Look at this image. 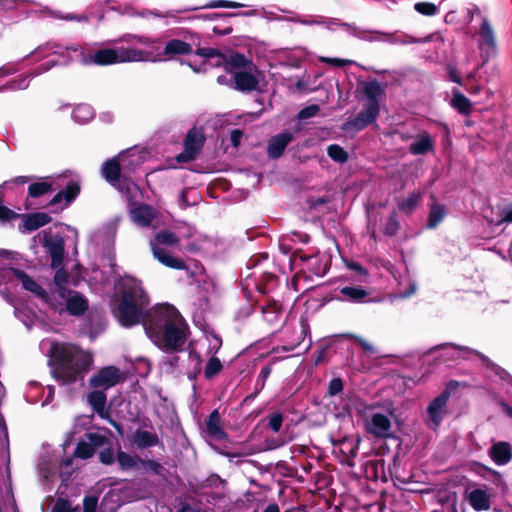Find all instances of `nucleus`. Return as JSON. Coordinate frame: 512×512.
I'll list each match as a JSON object with an SVG mask.
<instances>
[{"instance_id": "obj_1", "label": "nucleus", "mask_w": 512, "mask_h": 512, "mask_svg": "<svg viewBox=\"0 0 512 512\" xmlns=\"http://www.w3.org/2000/svg\"><path fill=\"white\" fill-rule=\"evenodd\" d=\"M144 328L149 339L167 353L183 351L190 335L187 321L168 303L159 304L148 313Z\"/></svg>"}, {"instance_id": "obj_2", "label": "nucleus", "mask_w": 512, "mask_h": 512, "mask_svg": "<svg viewBox=\"0 0 512 512\" xmlns=\"http://www.w3.org/2000/svg\"><path fill=\"white\" fill-rule=\"evenodd\" d=\"M93 364L92 354L69 342H53L48 365L54 380L67 385L83 379Z\"/></svg>"}, {"instance_id": "obj_3", "label": "nucleus", "mask_w": 512, "mask_h": 512, "mask_svg": "<svg viewBox=\"0 0 512 512\" xmlns=\"http://www.w3.org/2000/svg\"><path fill=\"white\" fill-rule=\"evenodd\" d=\"M115 286L120 295L113 310L117 321L125 328L133 327L142 321L145 323L148 318L145 310L149 304V297L141 280L125 275L115 280Z\"/></svg>"}, {"instance_id": "obj_4", "label": "nucleus", "mask_w": 512, "mask_h": 512, "mask_svg": "<svg viewBox=\"0 0 512 512\" xmlns=\"http://www.w3.org/2000/svg\"><path fill=\"white\" fill-rule=\"evenodd\" d=\"M82 65L107 66L126 62L149 61L150 53L134 47H106L81 51Z\"/></svg>"}, {"instance_id": "obj_5", "label": "nucleus", "mask_w": 512, "mask_h": 512, "mask_svg": "<svg viewBox=\"0 0 512 512\" xmlns=\"http://www.w3.org/2000/svg\"><path fill=\"white\" fill-rule=\"evenodd\" d=\"M363 93L366 96V103L361 112L348 121L344 128H353L355 131H362L372 125L381 108L379 107V99L385 96V90L382 84L377 80H371L362 83Z\"/></svg>"}, {"instance_id": "obj_6", "label": "nucleus", "mask_w": 512, "mask_h": 512, "mask_svg": "<svg viewBox=\"0 0 512 512\" xmlns=\"http://www.w3.org/2000/svg\"><path fill=\"white\" fill-rule=\"evenodd\" d=\"M199 48H201L199 34L187 32L182 39L174 38L167 41L159 56L176 60L179 56L194 54V51Z\"/></svg>"}, {"instance_id": "obj_7", "label": "nucleus", "mask_w": 512, "mask_h": 512, "mask_svg": "<svg viewBox=\"0 0 512 512\" xmlns=\"http://www.w3.org/2000/svg\"><path fill=\"white\" fill-rule=\"evenodd\" d=\"M466 382H460L458 380H450L446 384V388L441 391L434 399H432L428 405L427 412L429 419L433 423L434 427H439L443 415L444 409L447 407V403L450 399L451 392L457 391L459 388H466Z\"/></svg>"}, {"instance_id": "obj_8", "label": "nucleus", "mask_w": 512, "mask_h": 512, "mask_svg": "<svg viewBox=\"0 0 512 512\" xmlns=\"http://www.w3.org/2000/svg\"><path fill=\"white\" fill-rule=\"evenodd\" d=\"M126 169V153L121 152L117 156L103 162L101 173L107 183L121 193H129V187L121 183L122 172Z\"/></svg>"}, {"instance_id": "obj_9", "label": "nucleus", "mask_w": 512, "mask_h": 512, "mask_svg": "<svg viewBox=\"0 0 512 512\" xmlns=\"http://www.w3.org/2000/svg\"><path fill=\"white\" fill-rule=\"evenodd\" d=\"M126 380L125 373L116 366H105L92 375L89 385L93 389L106 391Z\"/></svg>"}, {"instance_id": "obj_10", "label": "nucleus", "mask_w": 512, "mask_h": 512, "mask_svg": "<svg viewBox=\"0 0 512 512\" xmlns=\"http://www.w3.org/2000/svg\"><path fill=\"white\" fill-rule=\"evenodd\" d=\"M205 142V135L201 129L192 127L183 140V152L176 156L178 163H190L197 159Z\"/></svg>"}, {"instance_id": "obj_11", "label": "nucleus", "mask_w": 512, "mask_h": 512, "mask_svg": "<svg viewBox=\"0 0 512 512\" xmlns=\"http://www.w3.org/2000/svg\"><path fill=\"white\" fill-rule=\"evenodd\" d=\"M86 440H80L73 451V457L76 459H91L95 450L105 447L109 443V438L96 432L85 433Z\"/></svg>"}, {"instance_id": "obj_12", "label": "nucleus", "mask_w": 512, "mask_h": 512, "mask_svg": "<svg viewBox=\"0 0 512 512\" xmlns=\"http://www.w3.org/2000/svg\"><path fill=\"white\" fill-rule=\"evenodd\" d=\"M299 259L302 263H307L308 270L318 277L327 274L331 267V259L325 254H314L307 256L301 250H297L291 255V261L296 262Z\"/></svg>"}, {"instance_id": "obj_13", "label": "nucleus", "mask_w": 512, "mask_h": 512, "mask_svg": "<svg viewBox=\"0 0 512 512\" xmlns=\"http://www.w3.org/2000/svg\"><path fill=\"white\" fill-rule=\"evenodd\" d=\"M479 35L481 39L479 44L482 58L481 65H486L489 59L493 58L497 53L494 30L487 19H483L480 25Z\"/></svg>"}, {"instance_id": "obj_14", "label": "nucleus", "mask_w": 512, "mask_h": 512, "mask_svg": "<svg viewBox=\"0 0 512 512\" xmlns=\"http://www.w3.org/2000/svg\"><path fill=\"white\" fill-rule=\"evenodd\" d=\"M81 193V185L78 181H70L64 186V188L55 193L50 202H48V206L56 207L63 203L61 207L53 210L52 212L58 213L63 211L64 208L70 206L76 197Z\"/></svg>"}, {"instance_id": "obj_15", "label": "nucleus", "mask_w": 512, "mask_h": 512, "mask_svg": "<svg viewBox=\"0 0 512 512\" xmlns=\"http://www.w3.org/2000/svg\"><path fill=\"white\" fill-rule=\"evenodd\" d=\"M464 496L475 511H487L491 509L492 494L488 492L485 486L483 488H474L471 491L466 490Z\"/></svg>"}, {"instance_id": "obj_16", "label": "nucleus", "mask_w": 512, "mask_h": 512, "mask_svg": "<svg viewBox=\"0 0 512 512\" xmlns=\"http://www.w3.org/2000/svg\"><path fill=\"white\" fill-rule=\"evenodd\" d=\"M51 257V268H57L63 265L64 259V240L59 235L47 236L42 242Z\"/></svg>"}, {"instance_id": "obj_17", "label": "nucleus", "mask_w": 512, "mask_h": 512, "mask_svg": "<svg viewBox=\"0 0 512 512\" xmlns=\"http://www.w3.org/2000/svg\"><path fill=\"white\" fill-rule=\"evenodd\" d=\"M292 140L293 134L289 131H284L270 137L267 144L268 157L270 159H278Z\"/></svg>"}, {"instance_id": "obj_18", "label": "nucleus", "mask_w": 512, "mask_h": 512, "mask_svg": "<svg viewBox=\"0 0 512 512\" xmlns=\"http://www.w3.org/2000/svg\"><path fill=\"white\" fill-rule=\"evenodd\" d=\"M152 255L158 260L159 263L165 265L168 268L175 270H187V264L179 259L171 255L170 252H167L163 248L159 247L156 243L150 242Z\"/></svg>"}, {"instance_id": "obj_19", "label": "nucleus", "mask_w": 512, "mask_h": 512, "mask_svg": "<svg viewBox=\"0 0 512 512\" xmlns=\"http://www.w3.org/2000/svg\"><path fill=\"white\" fill-rule=\"evenodd\" d=\"M391 423L389 418L382 413H375L370 424H368L367 432L371 433L375 438L385 439L390 436Z\"/></svg>"}, {"instance_id": "obj_20", "label": "nucleus", "mask_w": 512, "mask_h": 512, "mask_svg": "<svg viewBox=\"0 0 512 512\" xmlns=\"http://www.w3.org/2000/svg\"><path fill=\"white\" fill-rule=\"evenodd\" d=\"M14 275L16 279L20 281L24 290L31 292L39 299H48L47 290L42 288V286L30 277L25 270L16 269L14 270Z\"/></svg>"}, {"instance_id": "obj_21", "label": "nucleus", "mask_w": 512, "mask_h": 512, "mask_svg": "<svg viewBox=\"0 0 512 512\" xmlns=\"http://www.w3.org/2000/svg\"><path fill=\"white\" fill-rule=\"evenodd\" d=\"M89 300L79 291H72L66 301V311L74 317H81L89 310Z\"/></svg>"}, {"instance_id": "obj_22", "label": "nucleus", "mask_w": 512, "mask_h": 512, "mask_svg": "<svg viewBox=\"0 0 512 512\" xmlns=\"http://www.w3.org/2000/svg\"><path fill=\"white\" fill-rule=\"evenodd\" d=\"M488 456L500 466L506 465L512 459V446L510 443L500 441L488 449Z\"/></svg>"}, {"instance_id": "obj_23", "label": "nucleus", "mask_w": 512, "mask_h": 512, "mask_svg": "<svg viewBox=\"0 0 512 512\" xmlns=\"http://www.w3.org/2000/svg\"><path fill=\"white\" fill-rule=\"evenodd\" d=\"M132 444L137 449H148L155 446H162V442L156 433L149 432L143 429H136L132 436Z\"/></svg>"}, {"instance_id": "obj_24", "label": "nucleus", "mask_w": 512, "mask_h": 512, "mask_svg": "<svg viewBox=\"0 0 512 512\" xmlns=\"http://www.w3.org/2000/svg\"><path fill=\"white\" fill-rule=\"evenodd\" d=\"M20 217L24 219L22 226H24V230L28 232L36 231L52 221V218L46 212H32L22 214Z\"/></svg>"}, {"instance_id": "obj_25", "label": "nucleus", "mask_w": 512, "mask_h": 512, "mask_svg": "<svg viewBox=\"0 0 512 512\" xmlns=\"http://www.w3.org/2000/svg\"><path fill=\"white\" fill-rule=\"evenodd\" d=\"M194 54L212 61L211 65L215 67H223L227 73H232L231 69L226 67L227 56L219 49L212 47H201L194 51Z\"/></svg>"}, {"instance_id": "obj_26", "label": "nucleus", "mask_w": 512, "mask_h": 512, "mask_svg": "<svg viewBox=\"0 0 512 512\" xmlns=\"http://www.w3.org/2000/svg\"><path fill=\"white\" fill-rule=\"evenodd\" d=\"M234 88L241 92H252L258 87L256 76L250 72L241 71L234 74Z\"/></svg>"}, {"instance_id": "obj_27", "label": "nucleus", "mask_w": 512, "mask_h": 512, "mask_svg": "<svg viewBox=\"0 0 512 512\" xmlns=\"http://www.w3.org/2000/svg\"><path fill=\"white\" fill-rule=\"evenodd\" d=\"M434 151V143L429 133L418 134L415 142L409 145V152L414 155H425Z\"/></svg>"}, {"instance_id": "obj_28", "label": "nucleus", "mask_w": 512, "mask_h": 512, "mask_svg": "<svg viewBox=\"0 0 512 512\" xmlns=\"http://www.w3.org/2000/svg\"><path fill=\"white\" fill-rule=\"evenodd\" d=\"M339 291L345 301L353 303H365L369 301V292L362 286H344L340 288Z\"/></svg>"}, {"instance_id": "obj_29", "label": "nucleus", "mask_w": 512, "mask_h": 512, "mask_svg": "<svg viewBox=\"0 0 512 512\" xmlns=\"http://www.w3.org/2000/svg\"><path fill=\"white\" fill-rule=\"evenodd\" d=\"M88 403L100 418L106 419L108 417L106 409V394L104 390L94 389V391H91L88 395Z\"/></svg>"}, {"instance_id": "obj_30", "label": "nucleus", "mask_w": 512, "mask_h": 512, "mask_svg": "<svg viewBox=\"0 0 512 512\" xmlns=\"http://www.w3.org/2000/svg\"><path fill=\"white\" fill-rule=\"evenodd\" d=\"M452 347L453 349H456L458 351H466V352H469V353H472L474 354L476 357H478L481 361H482V364L489 370H493L494 367L497 365L496 363L492 362L490 359H488L487 356H485L482 352H480L479 350H473L469 347H466V346H461V345H457V344H452V343H443V344H440V345H437V346H434L431 351H439V350H442L446 347Z\"/></svg>"}, {"instance_id": "obj_31", "label": "nucleus", "mask_w": 512, "mask_h": 512, "mask_svg": "<svg viewBox=\"0 0 512 512\" xmlns=\"http://www.w3.org/2000/svg\"><path fill=\"white\" fill-rule=\"evenodd\" d=\"M452 347L453 349H456L458 351H466V352H469V353H472L474 354L476 357H478L481 361H482V364L489 370H493L494 367L497 365L496 363L492 362L490 359H488L487 356H485L482 352H480L479 350H473L469 347H466V346H461V345H457V344H452V343H443V344H440V345H437V346H434L431 351H439V350H442L446 347Z\"/></svg>"}, {"instance_id": "obj_32", "label": "nucleus", "mask_w": 512, "mask_h": 512, "mask_svg": "<svg viewBox=\"0 0 512 512\" xmlns=\"http://www.w3.org/2000/svg\"><path fill=\"white\" fill-rule=\"evenodd\" d=\"M452 347L453 349H456L458 351H466V352H469V353H472L474 354L476 357H478L481 361H482V364L489 370H493L494 367L497 365L496 363L492 362L490 359H488L487 356H485L482 352H480L479 350H473L469 347H466V346H461V345H457V344H452V343H443V344H440V345H437V346H434L431 351H439V350H442L446 347Z\"/></svg>"}, {"instance_id": "obj_33", "label": "nucleus", "mask_w": 512, "mask_h": 512, "mask_svg": "<svg viewBox=\"0 0 512 512\" xmlns=\"http://www.w3.org/2000/svg\"><path fill=\"white\" fill-rule=\"evenodd\" d=\"M206 431L209 435L215 439H226L227 433L220 426V414L219 411L214 409L206 420Z\"/></svg>"}, {"instance_id": "obj_34", "label": "nucleus", "mask_w": 512, "mask_h": 512, "mask_svg": "<svg viewBox=\"0 0 512 512\" xmlns=\"http://www.w3.org/2000/svg\"><path fill=\"white\" fill-rule=\"evenodd\" d=\"M450 104L461 115H470L472 112L470 99L456 88L452 90V99Z\"/></svg>"}, {"instance_id": "obj_35", "label": "nucleus", "mask_w": 512, "mask_h": 512, "mask_svg": "<svg viewBox=\"0 0 512 512\" xmlns=\"http://www.w3.org/2000/svg\"><path fill=\"white\" fill-rule=\"evenodd\" d=\"M278 277L273 272H264L256 282L257 291L267 294L277 287Z\"/></svg>"}, {"instance_id": "obj_36", "label": "nucleus", "mask_w": 512, "mask_h": 512, "mask_svg": "<svg viewBox=\"0 0 512 512\" xmlns=\"http://www.w3.org/2000/svg\"><path fill=\"white\" fill-rule=\"evenodd\" d=\"M420 192H412L406 199L397 202V207L400 212L410 215L416 210L420 202Z\"/></svg>"}, {"instance_id": "obj_37", "label": "nucleus", "mask_w": 512, "mask_h": 512, "mask_svg": "<svg viewBox=\"0 0 512 512\" xmlns=\"http://www.w3.org/2000/svg\"><path fill=\"white\" fill-rule=\"evenodd\" d=\"M446 214L447 212H445L443 205L439 203L432 204L429 210L427 228L434 229L437 227L443 221Z\"/></svg>"}, {"instance_id": "obj_38", "label": "nucleus", "mask_w": 512, "mask_h": 512, "mask_svg": "<svg viewBox=\"0 0 512 512\" xmlns=\"http://www.w3.org/2000/svg\"><path fill=\"white\" fill-rule=\"evenodd\" d=\"M152 243H156L158 246H175L180 243V238L174 232H171L169 230H161L160 232L156 233L155 241H153Z\"/></svg>"}, {"instance_id": "obj_39", "label": "nucleus", "mask_w": 512, "mask_h": 512, "mask_svg": "<svg viewBox=\"0 0 512 512\" xmlns=\"http://www.w3.org/2000/svg\"><path fill=\"white\" fill-rule=\"evenodd\" d=\"M51 191H53L51 182H32L28 187V196L31 198H39Z\"/></svg>"}, {"instance_id": "obj_40", "label": "nucleus", "mask_w": 512, "mask_h": 512, "mask_svg": "<svg viewBox=\"0 0 512 512\" xmlns=\"http://www.w3.org/2000/svg\"><path fill=\"white\" fill-rule=\"evenodd\" d=\"M116 459H117L118 465H120V469H122V470L136 468L137 464L140 463V460H141V458L133 457V456L129 455L127 452L122 451V450L117 452Z\"/></svg>"}, {"instance_id": "obj_41", "label": "nucleus", "mask_w": 512, "mask_h": 512, "mask_svg": "<svg viewBox=\"0 0 512 512\" xmlns=\"http://www.w3.org/2000/svg\"><path fill=\"white\" fill-rule=\"evenodd\" d=\"M327 153L335 163H346L349 160V153L339 144H330L327 148Z\"/></svg>"}, {"instance_id": "obj_42", "label": "nucleus", "mask_w": 512, "mask_h": 512, "mask_svg": "<svg viewBox=\"0 0 512 512\" xmlns=\"http://www.w3.org/2000/svg\"><path fill=\"white\" fill-rule=\"evenodd\" d=\"M223 370V364L221 360L215 356L211 357L208 362H206L204 368V377L206 380L213 379L216 375H218Z\"/></svg>"}, {"instance_id": "obj_43", "label": "nucleus", "mask_w": 512, "mask_h": 512, "mask_svg": "<svg viewBox=\"0 0 512 512\" xmlns=\"http://www.w3.org/2000/svg\"><path fill=\"white\" fill-rule=\"evenodd\" d=\"M250 65H252V62L241 53L232 52L230 56L227 57L226 67H228V69L246 68Z\"/></svg>"}, {"instance_id": "obj_44", "label": "nucleus", "mask_w": 512, "mask_h": 512, "mask_svg": "<svg viewBox=\"0 0 512 512\" xmlns=\"http://www.w3.org/2000/svg\"><path fill=\"white\" fill-rule=\"evenodd\" d=\"M256 450L246 446L245 444H242L241 448L235 449L233 451L230 450H223L221 454L228 458V459H234V458H242L245 456H251L255 454Z\"/></svg>"}, {"instance_id": "obj_45", "label": "nucleus", "mask_w": 512, "mask_h": 512, "mask_svg": "<svg viewBox=\"0 0 512 512\" xmlns=\"http://www.w3.org/2000/svg\"><path fill=\"white\" fill-rule=\"evenodd\" d=\"M470 469H471V471L477 473L478 475H480L482 477H486L487 474H490L495 479L501 478V474L499 472H497L496 470H494L492 468L486 467L485 465H483L482 463H480L478 461H472L470 463Z\"/></svg>"}, {"instance_id": "obj_46", "label": "nucleus", "mask_w": 512, "mask_h": 512, "mask_svg": "<svg viewBox=\"0 0 512 512\" xmlns=\"http://www.w3.org/2000/svg\"><path fill=\"white\" fill-rule=\"evenodd\" d=\"M399 230V222L397 220L396 212L389 214L386 219L384 234L389 237H393L398 233Z\"/></svg>"}, {"instance_id": "obj_47", "label": "nucleus", "mask_w": 512, "mask_h": 512, "mask_svg": "<svg viewBox=\"0 0 512 512\" xmlns=\"http://www.w3.org/2000/svg\"><path fill=\"white\" fill-rule=\"evenodd\" d=\"M415 10L424 16L433 17L438 13V6L430 2H418L415 4Z\"/></svg>"}, {"instance_id": "obj_48", "label": "nucleus", "mask_w": 512, "mask_h": 512, "mask_svg": "<svg viewBox=\"0 0 512 512\" xmlns=\"http://www.w3.org/2000/svg\"><path fill=\"white\" fill-rule=\"evenodd\" d=\"M102 448L103 449L99 453L100 462L104 465H112L115 461L112 441L110 440V443L106 444V446Z\"/></svg>"}, {"instance_id": "obj_49", "label": "nucleus", "mask_w": 512, "mask_h": 512, "mask_svg": "<svg viewBox=\"0 0 512 512\" xmlns=\"http://www.w3.org/2000/svg\"><path fill=\"white\" fill-rule=\"evenodd\" d=\"M273 371V368L270 364H267L260 370L258 379L256 381V393H259V391L263 390L266 384L267 379L269 378L271 372Z\"/></svg>"}, {"instance_id": "obj_50", "label": "nucleus", "mask_w": 512, "mask_h": 512, "mask_svg": "<svg viewBox=\"0 0 512 512\" xmlns=\"http://www.w3.org/2000/svg\"><path fill=\"white\" fill-rule=\"evenodd\" d=\"M203 7L204 8H240V7H246V5H243L241 3H237L234 1L212 0L211 2L205 4Z\"/></svg>"}, {"instance_id": "obj_51", "label": "nucleus", "mask_w": 512, "mask_h": 512, "mask_svg": "<svg viewBox=\"0 0 512 512\" xmlns=\"http://www.w3.org/2000/svg\"><path fill=\"white\" fill-rule=\"evenodd\" d=\"M140 464L144 467V469H147L154 473L157 476H160L165 468L161 466V464L154 460V459H142L140 460Z\"/></svg>"}, {"instance_id": "obj_52", "label": "nucleus", "mask_w": 512, "mask_h": 512, "mask_svg": "<svg viewBox=\"0 0 512 512\" xmlns=\"http://www.w3.org/2000/svg\"><path fill=\"white\" fill-rule=\"evenodd\" d=\"M320 111L318 104H310L299 111L297 117L299 120H306L313 116H316Z\"/></svg>"}, {"instance_id": "obj_53", "label": "nucleus", "mask_w": 512, "mask_h": 512, "mask_svg": "<svg viewBox=\"0 0 512 512\" xmlns=\"http://www.w3.org/2000/svg\"><path fill=\"white\" fill-rule=\"evenodd\" d=\"M343 391V380L339 377L332 378L328 384L327 395L334 397Z\"/></svg>"}, {"instance_id": "obj_54", "label": "nucleus", "mask_w": 512, "mask_h": 512, "mask_svg": "<svg viewBox=\"0 0 512 512\" xmlns=\"http://www.w3.org/2000/svg\"><path fill=\"white\" fill-rule=\"evenodd\" d=\"M56 270V273H54L53 282L56 286H63L66 285L69 279V274L66 270H64L63 265L59 266L57 268H53Z\"/></svg>"}, {"instance_id": "obj_55", "label": "nucleus", "mask_w": 512, "mask_h": 512, "mask_svg": "<svg viewBox=\"0 0 512 512\" xmlns=\"http://www.w3.org/2000/svg\"><path fill=\"white\" fill-rule=\"evenodd\" d=\"M283 416L280 412H274L268 416V427L274 432H279L282 427Z\"/></svg>"}, {"instance_id": "obj_56", "label": "nucleus", "mask_w": 512, "mask_h": 512, "mask_svg": "<svg viewBox=\"0 0 512 512\" xmlns=\"http://www.w3.org/2000/svg\"><path fill=\"white\" fill-rule=\"evenodd\" d=\"M19 217L20 214L14 212L13 210L0 203V222L7 223L16 220Z\"/></svg>"}, {"instance_id": "obj_57", "label": "nucleus", "mask_w": 512, "mask_h": 512, "mask_svg": "<svg viewBox=\"0 0 512 512\" xmlns=\"http://www.w3.org/2000/svg\"><path fill=\"white\" fill-rule=\"evenodd\" d=\"M51 512H73L70 500L66 498L57 499L51 508Z\"/></svg>"}, {"instance_id": "obj_58", "label": "nucleus", "mask_w": 512, "mask_h": 512, "mask_svg": "<svg viewBox=\"0 0 512 512\" xmlns=\"http://www.w3.org/2000/svg\"><path fill=\"white\" fill-rule=\"evenodd\" d=\"M40 300L46 302L54 312L62 314L65 311V303L63 304L61 301L57 300L56 297L51 296L49 293H48V299H40Z\"/></svg>"}, {"instance_id": "obj_59", "label": "nucleus", "mask_w": 512, "mask_h": 512, "mask_svg": "<svg viewBox=\"0 0 512 512\" xmlns=\"http://www.w3.org/2000/svg\"><path fill=\"white\" fill-rule=\"evenodd\" d=\"M346 267L356 273L357 275L363 277L365 280L368 278V270L362 266L361 263L358 262H346Z\"/></svg>"}, {"instance_id": "obj_60", "label": "nucleus", "mask_w": 512, "mask_h": 512, "mask_svg": "<svg viewBox=\"0 0 512 512\" xmlns=\"http://www.w3.org/2000/svg\"><path fill=\"white\" fill-rule=\"evenodd\" d=\"M457 500H458L457 493L454 491H446V492L440 493L438 495V502L442 506L446 505V504L451 505L453 503V501H457Z\"/></svg>"}, {"instance_id": "obj_61", "label": "nucleus", "mask_w": 512, "mask_h": 512, "mask_svg": "<svg viewBox=\"0 0 512 512\" xmlns=\"http://www.w3.org/2000/svg\"><path fill=\"white\" fill-rule=\"evenodd\" d=\"M98 499L94 496L83 498V512H96Z\"/></svg>"}, {"instance_id": "obj_62", "label": "nucleus", "mask_w": 512, "mask_h": 512, "mask_svg": "<svg viewBox=\"0 0 512 512\" xmlns=\"http://www.w3.org/2000/svg\"><path fill=\"white\" fill-rule=\"evenodd\" d=\"M81 115H84L86 118H92L93 111L91 107L88 105H79L78 107H76L73 111V117L75 119H78Z\"/></svg>"}, {"instance_id": "obj_63", "label": "nucleus", "mask_w": 512, "mask_h": 512, "mask_svg": "<svg viewBox=\"0 0 512 512\" xmlns=\"http://www.w3.org/2000/svg\"><path fill=\"white\" fill-rule=\"evenodd\" d=\"M322 62L331 64L335 67H344L346 65H351L352 61L348 59H341V58H322Z\"/></svg>"}, {"instance_id": "obj_64", "label": "nucleus", "mask_w": 512, "mask_h": 512, "mask_svg": "<svg viewBox=\"0 0 512 512\" xmlns=\"http://www.w3.org/2000/svg\"><path fill=\"white\" fill-rule=\"evenodd\" d=\"M501 223H512V202L501 211Z\"/></svg>"}]
</instances>
